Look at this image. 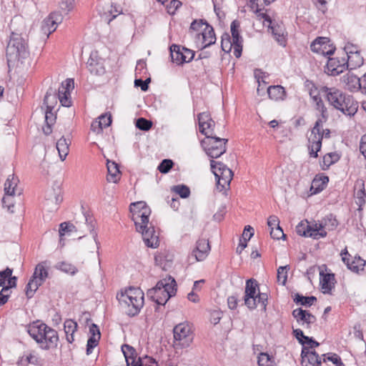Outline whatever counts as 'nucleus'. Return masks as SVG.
<instances>
[{
	"label": "nucleus",
	"instance_id": "58836bf2",
	"mask_svg": "<svg viewBox=\"0 0 366 366\" xmlns=\"http://www.w3.org/2000/svg\"><path fill=\"white\" fill-rule=\"evenodd\" d=\"M293 300L297 305L310 307L317 301V298L314 296L305 297L299 293H296Z\"/></svg>",
	"mask_w": 366,
	"mask_h": 366
},
{
	"label": "nucleus",
	"instance_id": "680f3d73",
	"mask_svg": "<svg viewBox=\"0 0 366 366\" xmlns=\"http://www.w3.org/2000/svg\"><path fill=\"white\" fill-rule=\"evenodd\" d=\"M13 273V269L6 267L4 270L0 271V287L5 286V282L8 277H10Z\"/></svg>",
	"mask_w": 366,
	"mask_h": 366
},
{
	"label": "nucleus",
	"instance_id": "6e6552de",
	"mask_svg": "<svg viewBox=\"0 0 366 366\" xmlns=\"http://www.w3.org/2000/svg\"><path fill=\"white\" fill-rule=\"evenodd\" d=\"M173 346L175 349L189 347L194 339L191 326L187 322H181L173 329Z\"/></svg>",
	"mask_w": 366,
	"mask_h": 366
},
{
	"label": "nucleus",
	"instance_id": "7ed1b4c3",
	"mask_svg": "<svg viewBox=\"0 0 366 366\" xmlns=\"http://www.w3.org/2000/svg\"><path fill=\"white\" fill-rule=\"evenodd\" d=\"M177 292V283L171 276L159 280L156 286L147 292L149 298L158 305H164L168 300L174 296Z\"/></svg>",
	"mask_w": 366,
	"mask_h": 366
},
{
	"label": "nucleus",
	"instance_id": "864d4df0",
	"mask_svg": "<svg viewBox=\"0 0 366 366\" xmlns=\"http://www.w3.org/2000/svg\"><path fill=\"white\" fill-rule=\"evenodd\" d=\"M174 162L169 159H163L159 164L157 169L162 174H167L172 168Z\"/></svg>",
	"mask_w": 366,
	"mask_h": 366
},
{
	"label": "nucleus",
	"instance_id": "1a4fd4ad",
	"mask_svg": "<svg viewBox=\"0 0 366 366\" xmlns=\"http://www.w3.org/2000/svg\"><path fill=\"white\" fill-rule=\"evenodd\" d=\"M48 269L46 262L39 263L34 269V272L26 286V295L28 298H31L35 292L38 290L48 277Z\"/></svg>",
	"mask_w": 366,
	"mask_h": 366
},
{
	"label": "nucleus",
	"instance_id": "9d476101",
	"mask_svg": "<svg viewBox=\"0 0 366 366\" xmlns=\"http://www.w3.org/2000/svg\"><path fill=\"white\" fill-rule=\"evenodd\" d=\"M210 166L217 179V189L222 191L229 187L233 177L232 171L224 163L214 159L210 161Z\"/></svg>",
	"mask_w": 366,
	"mask_h": 366
},
{
	"label": "nucleus",
	"instance_id": "5fc2aeb1",
	"mask_svg": "<svg viewBox=\"0 0 366 366\" xmlns=\"http://www.w3.org/2000/svg\"><path fill=\"white\" fill-rule=\"evenodd\" d=\"M173 191L178 194L182 198H187L190 195L189 188L184 184L174 186Z\"/></svg>",
	"mask_w": 366,
	"mask_h": 366
},
{
	"label": "nucleus",
	"instance_id": "e433bc0d",
	"mask_svg": "<svg viewBox=\"0 0 366 366\" xmlns=\"http://www.w3.org/2000/svg\"><path fill=\"white\" fill-rule=\"evenodd\" d=\"M321 364V357L315 350L310 356L305 357L304 360H301L302 366H320Z\"/></svg>",
	"mask_w": 366,
	"mask_h": 366
},
{
	"label": "nucleus",
	"instance_id": "b1692460",
	"mask_svg": "<svg viewBox=\"0 0 366 366\" xmlns=\"http://www.w3.org/2000/svg\"><path fill=\"white\" fill-rule=\"evenodd\" d=\"M340 255L342 256V262L347 265V268L355 272H358L360 270L363 269V267L365 265V260L362 259L360 257H355L354 259L350 261L348 257H350L347 248L342 250Z\"/></svg>",
	"mask_w": 366,
	"mask_h": 366
},
{
	"label": "nucleus",
	"instance_id": "0eeeda50",
	"mask_svg": "<svg viewBox=\"0 0 366 366\" xmlns=\"http://www.w3.org/2000/svg\"><path fill=\"white\" fill-rule=\"evenodd\" d=\"M227 142V139L217 137L211 131V134L205 136L201 144L209 157L217 159L226 152Z\"/></svg>",
	"mask_w": 366,
	"mask_h": 366
},
{
	"label": "nucleus",
	"instance_id": "f8f14e48",
	"mask_svg": "<svg viewBox=\"0 0 366 366\" xmlns=\"http://www.w3.org/2000/svg\"><path fill=\"white\" fill-rule=\"evenodd\" d=\"M129 209L130 212L132 213V220L134 222L135 227H139V229L143 227L139 225L140 222L141 224L148 223V219L151 212L144 202L132 203Z\"/></svg>",
	"mask_w": 366,
	"mask_h": 366
},
{
	"label": "nucleus",
	"instance_id": "774afa93",
	"mask_svg": "<svg viewBox=\"0 0 366 366\" xmlns=\"http://www.w3.org/2000/svg\"><path fill=\"white\" fill-rule=\"evenodd\" d=\"M292 333L298 342L305 345V337H308V336H305L301 329H293Z\"/></svg>",
	"mask_w": 366,
	"mask_h": 366
},
{
	"label": "nucleus",
	"instance_id": "e2e57ef3",
	"mask_svg": "<svg viewBox=\"0 0 366 366\" xmlns=\"http://www.w3.org/2000/svg\"><path fill=\"white\" fill-rule=\"evenodd\" d=\"M320 181L322 182V187H319L318 188L315 189V190L314 192L315 193H317V192L322 191L324 189V187L329 182V177L327 176H322V177H320V179H317L316 178L314 179V180L312 182V184L311 189H312L314 188V186L317 185V183H319Z\"/></svg>",
	"mask_w": 366,
	"mask_h": 366
},
{
	"label": "nucleus",
	"instance_id": "603ef678",
	"mask_svg": "<svg viewBox=\"0 0 366 366\" xmlns=\"http://www.w3.org/2000/svg\"><path fill=\"white\" fill-rule=\"evenodd\" d=\"M315 109L321 113V117L318 118L317 119H322L323 123L325 122L328 117L327 109L325 106L322 99L315 102Z\"/></svg>",
	"mask_w": 366,
	"mask_h": 366
},
{
	"label": "nucleus",
	"instance_id": "c03bdc74",
	"mask_svg": "<svg viewBox=\"0 0 366 366\" xmlns=\"http://www.w3.org/2000/svg\"><path fill=\"white\" fill-rule=\"evenodd\" d=\"M259 366H274V358L267 353L262 352L258 357Z\"/></svg>",
	"mask_w": 366,
	"mask_h": 366
},
{
	"label": "nucleus",
	"instance_id": "c9c22d12",
	"mask_svg": "<svg viewBox=\"0 0 366 366\" xmlns=\"http://www.w3.org/2000/svg\"><path fill=\"white\" fill-rule=\"evenodd\" d=\"M70 142L64 137H61L56 142V149L58 150L59 157L64 161L69 154Z\"/></svg>",
	"mask_w": 366,
	"mask_h": 366
},
{
	"label": "nucleus",
	"instance_id": "0e129e2a",
	"mask_svg": "<svg viewBox=\"0 0 366 366\" xmlns=\"http://www.w3.org/2000/svg\"><path fill=\"white\" fill-rule=\"evenodd\" d=\"M100 338L89 337L86 344V355H89L93 349L97 346Z\"/></svg>",
	"mask_w": 366,
	"mask_h": 366
},
{
	"label": "nucleus",
	"instance_id": "ddd939ff",
	"mask_svg": "<svg viewBox=\"0 0 366 366\" xmlns=\"http://www.w3.org/2000/svg\"><path fill=\"white\" fill-rule=\"evenodd\" d=\"M143 226L139 229V227H136L137 232H141L145 244L152 248H157L159 244V234L154 229L152 223L139 224Z\"/></svg>",
	"mask_w": 366,
	"mask_h": 366
},
{
	"label": "nucleus",
	"instance_id": "3c124183",
	"mask_svg": "<svg viewBox=\"0 0 366 366\" xmlns=\"http://www.w3.org/2000/svg\"><path fill=\"white\" fill-rule=\"evenodd\" d=\"M324 357H327L323 359V362H325L327 360L332 362L335 366H345L340 357L335 353H327L323 355Z\"/></svg>",
	"mask_w": 366,
	"mask_h": 366
},
{
	"label": "nucleus",
	"instance_id": "338daca9",
	"mask_svg": "<svg viewBox=\"0 0 366 366\" xmlns=\"http://www.w3.org/2000/svg\"><path fill=\"white\" fill-rule=\"evenodd\" d=\"M74 229V226L69 222H62L59 227V235H64L65 232H71Z\"/></svg>",
	"mask_w": 366,
	"mask_h": 366
},
{
	"label": "nucleus",
	"instance_id": "cd10ccee",
	"mask_svg": "<svg viewBox=\"0 0 366 366\" xmlns=\"http://www.w3.org/2000/svg\"><path fill=\"white\" fill-rule=\"evenodd\" d=\"M197 38L199 39L202 38V49L208 47L214 44L216 41V36L213 27L209 24H206L204 31L202 33L197 35Z\"/></svg>",
	"mask_w": 366,
	"mask_h": 366
},
{
	"label": "nucleus",
	"instance_id": "bf43d9fd",
	"mask_svg": "<svg viewBox=\"0 0 366 366\" xmlns=\"http://www.w3.org/2000/svg\"><path fill=\"white\" fill-rule=\"evenodd\" d=\"M74 0H61L59 3L60 9L68 14L70 11L74 9Z\"/></svg>",
	"mask_w": 366,
	"mask_h": 366
},
{
	"label": "nucleus",
	"instance_id": "c85d7f7f",
	"mask_svg": "<svg viewBox=\"0 0 366 366\" xmlns=\"http://www.w3.org/2000/svg\"><path fill=\"white\" fill-rule=\"evenodd\" d=\"M345 61L344 59L340 61L337 58H328L327 67L332 76L339 75L342 73L345 69Z\"/></svg>",
	"mask_w": 366,
	"mask_h": 366
},
{
	"label": "nucleus",
	"instance_id": "9b49d317",
	"mask_svg": "<svg viewBox=\"0 0 366 366\" xmlns=\"http://www.w3.org/2000/svg\"><path fill=\"white\" fill-rule=\"evenodd\" d=\"M322 120L317 119L311 130L310 137L308 138L310 155L314 158L318 157L317 152L322 147V142L324 137V134L321 133V127H322Z\"/></svg>",
	"mask_w": 366,
	"mask_h": 366
},
{
	"label": "nucleus",
	"instance_id": "39448f33",
	"mask_svg": "<svg viewBox=\"0 0 366 366\" xmlns=\"http://www.w3.org/2000/svg\"><path fill=\"white\" fill-rule=\"evenodd\" d=\"M6 53L8 62L26 59L29 54L26 35L12 31Z\"/></svg>",
	"mask_w": 366,
	"mask_h": 366
},
{
	"label": "nucleus",
	"instance_id": "de8ad7c7",
	"mask_svg": "<svg viewBox=\"0 0 366 366\" xmlns=\"http://www.w3.org/2000/svg\"><path fill=\"white\" fill-rule=\"evenodd\" d=\"M132 366H157V362L154 358L145 356L144 358L139 357Z\"/></svg>",
	"mask_w": 366,
	"mask_h": 366
},
{
	"label": "nucleus",
	"instance_id": "a19ab883",
	"mask_svg": "<svg viewBox=\"0 0 366 366\" xmlns=\"http://www.w3.org/2000/svg\"><path fill=\"white\" fill-rule=\"evenodd\" d=\"M122 351L124 355L127 362V366H132L135 362L134 357L135 350L134 347L129 345H124L122 347Z\"/></svg>",
	"mask_w": 366,
	"mask_h": 366
},
{
	"label": "nucleus",
	"instance_id": "5701e85b",
	"mask_svg": "<svg viewBox=\"0 0 366 366\" xmlns=\"http://www.w3.org/2000/svg\"><path fill=\"white\" fill-rule=\"evenodd\" d=\"M338 222L332 214H329L322 218L318 222H315V227L318 233L322 232L325 233V237L327 234V231H332L337 228Z\"/></svg>",
	"mask_w": 366,
	"mask_h": 366
},
{
	"label": "nucleus",
	"instance_id": "dca6fc26",
	"mask_svg": "<svg viewBox=\"0 0 366 366\" xmlns=\"http://www.w3.org/2000/svg\"><path fill=\"white\" fill-rule=\"evenodd\" d=\"M296 232L300 236L312 237L314 239L325 237V234L322 232L318 233L315 227V222L312 224H310L307 221L300 222L296 227Z\"/></svg>",
	"mask_w": 366,
	"mask_h": 366
},
{
	"label": "nucleus",
	"instance_id": "7c9ffc66",
	"mask_svg": "<svg viewBox=\"0 0 366 366\" xmlns=\"http://www.w3.org/2000/svg\"><path fill=\"white\" fill-rule=\"evenodd\" d=\"M269 97L274 101L284 100L286 97V92L280 85L269 86L267 89Z\"/></svg>",
	"mask_w": 366,
	"mask_h": 366
},
{
	"label": "nucleus",
	"instance_id": "4d7b16f0",
	"mask_svg": "<svg viewBox=\"0 0 366 366\" xmlns=\"http://www.w3.org/2000/svg\"><path fill=\"white\" fill-rule=\"evenodd\" d=\"M151 81V78L148 77L145 80H142V77H136L134 80V86L140 87L143 92H147L149 89V84Z\"/></svg>",
	"mask_w": 366,
	"mask_h": 366
},
{
	"label": "nucleus",
	"instance_id": "473e14b6",
	"mask_svg": "<svg viewBox=\"0 0 366 366\" xmlns=\"http://www.w3.org/2000/svg\"><path fill=\"white\" fill-rule=\"evenodd\" d=\"M170 56L173 62L180 65L185 63L182 47L177 44H172L169 47Z\"/></svg>",
	"mask_w": 366,
	"mask_h": 366
},
{
	"label": "nucleus",
	"instance_id": "6e6d98bb",
	"mask_svg": "<svg viewBox=\"0 0 366 366\" xmlns=\"http://www.w3.org/2000/svg\"><path fill=\"white\" fill-rule=\"evenodd\" d=\"M136 127L142 131H148L152 127V122L143 117L139 118L136 122Z\"/></svg>",
	"mask_w": 366,
	"mask_h": 366
},
{
	"label": "nucleus",
	"instance_id": "09e8293b",
	"mask_svg": "<svg viewBox=\"0 0 366 366\" xmlns=\"http://www.w3.org/2000/svg\"><path fill=\"white\" fill-rule=\"evenodd\" d=\"M147 74V69L146 62L142 59L139 60L135 68L136 77H144Z\"/></svg>",
	"mask_w": 366,
	"mask_h": 366
},
{
	"label": "nucleus",
	"instance_id": "bb28decb",
	"mask_svg": "<svg viewBox=\"0 0 366 366\" xmlns=\"http://www.w3.org/2000/svg\"><path fill=\"white\" fill-rule=\"evenodd\" d=\"M99 14L104 20L109 24L114 19H115L119 14L122 13V10L119 7L116 6L107 5L106 6H99L98 7Z\"/></svg>",
	"mask_w": 366,
	"mask_h": 366
},
{
	"label": "nucleus",
	"instance_id": "052dcab7",
	"mask_svg": "<svg viewBox=\"0 0 366 366\" xmlns=\"http://www.w3.org/2000/svg\"><path fill=\"white\" fill-rule=\"evenodd\" d=\"M182 6V2L179 0H172L166 8L169 14H174L176 11Z\"/></svg>",
	"mask_w": 366,
	"mask_h": 366
},
{
	"label": "nucleus",
	"instance_id": "a18cd8bd",
	"mask_svg": "<svg viewBox=\"0 0 366 366\" xmlns=\"http://www.w3.org/2000/svg\"><path fill=\"white\" fill-rule=\"evenodd\" d=\"M58 99L61 104L64 107H70V93L64 89H58Z\"/></svg>",
	"mask_w": 366,
	"mask_h": 366
},
{
	"label": "nucleus",
	"instance_id": "2f4dec72",
	"mask_svg": "<svg viewBox=\"0 0 366 366\" xmlns=\"http://www.w3.org/2000/svg\"><path fill=\"white\" fill-rule=\"evenodd\" d=\"M107 167L108 171V175L107 177V181L117 183L120 174L118 164L114 162L107 160Z\"/></svg>",
	"mask_w": 366,
	"mask_h": 366
},
{
	"label": "nucleus",
	"instance_id": "ea45409f",
	"mask_svg": "<svg viewBox=\"0 0 366 366\" xmlns=\"http://www.w3.org/2000/svg\"><path fill=\"white\" fill-rule=\"evenodd\" d=\"M46 200L48 202V204L54 203L56 206H58L63 200L60 189H53L49 191L46 194Z\"/></svg>",
	"mask_w": 366,
	"mask_h": 366
},
{
	"label": "nucleus",
	"instance_id": "412c9836",
	"mask_svg": "<svg viewBox=\"0 0 366 366\" xmlns=\"http://www.w3.org/2000/svg\"><path fill=\"white\" fill-rule=\"evenodd\" d=\"M57 97L55 91L50 88L46 93L44 99V104L46 107L45 112V122L49 124H54L56 117L53 113V104L56 102Z\"/></svg>",
	"mask_w": 366,
	"mask_h": 366
},
{
	"label": "nucleus",
	"instance_id": "f03ea898",
	"mask_svg": "<svg viewBox=\"0 0 366 366\" xmlns=\"http://www.w3.org/2000/svg\"><path fill=\"white\" fill-rule=\"evenodd\" d=\"M27 332L41 350H49L57 347V332L45 323L39 321L33 322L28 327Z\"/></svg>",
	"mask_w": 366,
	"mask_h": 366
},
{
	"label": "nucleus",
	"instance_id": "13d9d810",
	"mask_svg": "<svg viewBox=\"0 0 366 366\" xmlns=\"http://www.w3.org/2000/svg\"><path fill=\"white\" fill-rule=\"evenodd\" d=\"M270 236L274 239H285L286 237L282 229L280 226L272 227L270 229Z\"/></svg>",
	"mask_w": 366,
	"mask_h": 366
},
{
	"label": "nucleus",
	"instance_id": "79ce46f5",
	"mask_svg": "<svg viewBox=\"0 0 366 366\" xmlns=\"http://www.w3.org/2000/svg\"><path fill=\"white\" fill-rule=\"evenodd\" d=\"M197 119L199 122V131L202 134L207 136L211 134V132L206 131L205 124L210 120L211 117L210 114L207 112H202L197 115Z\"/></svg>",
	"mask_w": 366,
	"mask_h": 366
},
{
	"label": "nucleus",
	"instance_id": "c756f323",
	"mask_svg": "<svg viewBox=\"0 0 366 366\" xmlns=\"http://www.w3.org/2000/svg\"><path fill=\"white\" fill-rule=\"evenodd\" d=\"M320 283L323 293H330L332 289L335 287V274L332 273H326L320 272Z\"/></svg>",
	"mask_w": 366,
	"mask_h": 366
},
{
	"label": "nucleus",
	"instance_id": "393cba45",
	"mask_svg": "<svg viewBox=\"0 0 366 366\" xmlns=\"http://www.w3.org/2000/svg\"><path fill=\"white\" fill-rule=\"evenodd\" d=\"M342 81L350 92L360 91L362 93L363 82L362 81V77L358 78L356 75L348 72L342 76Z\"/></svg>",
	"mask_w": 366,
	"mask_h": 366
},
{
	"label": "nucleus",
	"instance_id": "49530a36",
	"mask_svg": "<svg viewBox=\"0 0 366 366\" xmlns=\"http://www.w3.org/2000/svg\"><path fill=\"white\" fill-rule=\"evenodd\" d=\"M290 269V266H281L277 269V281L282 285L286 284L287 280V271Z\"/></svg>",
	"mask_w": 366,
	"mask_h": 366
},
{
	"label": "nucleus",
	"instance_id": "f257e3e1",
	"mask_svg": "<svg viewBox=\"0 0 366 366\" xmlns=\"http://www.w3.org/2000/svg\"><path fill=\"white\" fill-rule=\"evenodd\" d=\"M321 92L325 94L327 102L336 109L347 116H354L358 109V103L350 95H347L335 87L322 86Z\"/></svg>",
	"mask_w": 366,
	"mask_h": 366
},
{
	"label": "nucleus",
	"instance_id": "4c0bfd02",
	"mask_svg": "<svg viewBox=\"0 0 366 366\" xmlns=\"http://www.w3.org/2000/svg\"><path fill=\"white\" fill-rule=\"evenodd\" d=\"M340 159V156L336 152L326 154L323 157L322 164H321L323 170L327 169L332 164L336 163Z\"/></svg>",
	"mask_w": 366,
	"mask_h": 366
},
{
	"label": "nucleus",
	"instance_id": "69168bd1",
	"mask_svg": "<svg viewBox=\"0 0 366 366\" xmlns=\"http://www.w3.org/2000/svg\"><path fill=\"white\" fill-rule=\"evenodd\" d=\"M99 122H101V126L106 128L112 124L111 114H104L99 117Z\"/></svg>",
	"mask_w": 366,
	"mask_h": 366
},
{
	"label": "nucleus",
	"instance_id": "37998d69",
	"mask_svg": "<svg viewBox=\"0 0 366 366\" xmlns=\"http://www.w3.org/2000/svg\"><path fill=\"white\" fill-rule=\"evenodd\" d=\"M20 363H30L34 365H39L41 363V360L38 357V355L34 352L30 353L29 355H26L25 357L24 356L21 357L19 361L18 362V364Z\"/></svg>",
	"mask_w": 366,
	"mask_h": 366
},
{
	"label": "nucleus",
	"instance_id": "72a5a7b5",
	"mask_svg": "<svg viewBox=\"0 0 366 366\" xmlns=\"http://www.w3.org/2000/svg\"><path fill=\"white\" fill-rule=\"evenodd\" d=\"M364 63L363 57L361 56L360 52L348 54L347 61L345 62L347 67L350 69H355L360 67Z\"/></svg>",
	"mask_w": 366,
	"mask_h": 366
},
{
	"label": "nucleus",
	"instance_id": "2eb2a0df",
	"mask_svg": "<svg viewBox=\"0 0 366 366\" xmlns=\"http://www.w3.org/2000/svg\"><path fill=\"white\" fill-rule=\"evenodd\" d=\"M18 182V177H15L14 174H11L9 175L4 184V191L6 197H3L2 203L3 205L7 207L9 209H10L11 207L14 206L13 204H6V201L9 198V197H12L16 194L21 195V190L17 188Z\"/></svg>",
	"mask_w": 366,
	"mask_h": 366
},
{
	"label": "nucleus",
	"instance_id": "a211bd4d",
	"mask_svg": "<svg viewBox=\"0 0 366 366\" xmlns=\"http://www.w3.org/2000/svg\"><path fill=\"white\" fill-rule=\"evenodd\" d=\"M259 16L261 19H263L264 22H267L268 28L271 29V32L277 40V41L282 46H285L286 39L285 36V29L284 26L281 24H272V21L271 17L267 14H259Z\"/></svg>",
	"mask_w": 366,
	"mask_h": 366
},
{
	"label": "nucleus",
	"instance_id": "f704fd0d",
	"mask_svg": "<svg viewBox=\"0 0 366 366\" xmlns=\"http://www.w3.org/2000/svg\"><path fill=\"white\" fill-rule=\"evenodd\" d=\"M77 327V323L72 320H66L64 322V332L68 342L72 343L74 342V334L76 331Z\"/></svg>",
	"mask_w": 366,
	"mask_h": 366
},
{
	"label": "nucleus",
	"instance_id": "f3484780",
	"mask_svg": "<svg viewBox=\"0 0 366 366\" xmlns=\"http://www.w3.org/2000/svg\"><path fill=\"white\" fill-rule=\"evenodd\" d=\"M62 16L58 12H52L41 23V33L46 37L56 31L57 25L62 21Z\"/></svg>",
	"mask_w": 366,
	"mask_h": 366
},
{
	"label": "nucleus",
	"instance_id": "6ab92c4d",
	"mask_svg": "<svg viewBox=\"0 0 366 366\" xmlns=\"http://www.w3.org/2000/svg\"><path fill=\"white\" fill-rule=\"evenodd\" d=\"M86 67L92 74L102 76L106 72L104 60L99 57L97 51H92L86 63Z\"/></svg>",
	"mask_w": 366,
	"mask_h": 366
},
{
	"label": "nucleus",
	"instance_id": "423d86ee",
	"mask_svg": "<svg viewBox=\"0 0 366 366\" xmlns=\"http://www.w3.org/2000/svg\"><path fill=\"white\" fill-rule=\"evenodd\" d=\"M257 290H259V285L257 280L249 279L246 281L244 296V304L249 310H254L257 303H259L262 310L265 311L268 301L267 293L259 292L257 293Z\"/></svg>",
	"mask_w": 366,
	"mask_h": 366
},
{
	"label": "nucleus",
	"instance_id": "aec40b11",
	"mask_svg": "<svg viewBox=\"0 0 366 366\" xmlns=\"http://www.w3.org/2000/svg\"><path fill=\"white\" fill-rule=\"evenodd\" d=\"M239 26L240 24L237 20H234L231 23L230 26L232 42L229 46V50L230 49L231 46H233L234 54L237 58H239L241 56L242 51L243 39L239 31Z\"/></svg>",
	"mask_w": 366,
	"mask_h": 366
},
{
	"label": "nucleus",
	"instance_id": "4be33fe9",
	"mask_svg": "<svg viewBox=\"0 0 366 366\" xmlns=\"http://www.w3.org/2000/svg\"><path fill=\"white\" fill-rule=\"evenodd\" d=\"M292 315L297 320V323L306 329H310L311 327V325L315 323L316 321L315 315L300 307L294 310Z\"/></svg>",
	"mask_w": 366,
	"mask_h": 366
},
{
	"label": "nucleus",
	"instance_id": "a878e982",
	"mask_svg": "<svg viewBox=\"0 0 366 366\" xmlns=\"http://www.w3.org/2000/svg\"><path fill=\"white\" fill-rule=\"evenodd\" d=\"M210 250L209 241L205 239H199L196 243V247L192 251L197 261L204 260L208 255Z\"/></svg>",
	"mask_w": 366,
	"mask_h": 366
},
{
	"label": "nucleus",
	"instance_id": "4468645a",
	"mask_svg": "<svg viewBox=\"0 0 366 366\" xmlns=\"http://www.w3.org/2000/svg\"><path fill=\"white\" fill-rule=\"evenodd\" d=\"M310 49L313 52L325 56H331L335 51V47L330 44V40L327 37H317L312 42Z\"/></svg>",
	"mask_w": 366,
	"mask_h": 366
},
{
	"label": "nucleus",
	"instance_id": "20e7f679",
	"mask_svg": "<svg viewBox=\"0 0 366 366\" xmlns=\"http://www.w3.org/2000/svg\"><path fill=\"white\" fill-rule=\"evenodd\" d=\"M117 299L130 317L137 315L144 305V292L139 288L129 287L117 295Z\"/></svg>",
	"mask_w": 366,
	"mask_h": 366
},
{
	"label": "nucleus",
	"instance_id": "8fccbe9b",
	"mask_svg": "<svg viewBox=\"0 0 366 366\" xmlns=\"http://www.w3.org/2000/svg\"><path fill=\"white\" fill-rule=\"evenodd\" d=\"M57 268L61 271L71 275H74L77 272V269L74 265L64 262L59 263Z\"/></svg>",
	"mask_w": 366,
	"mask_h": 366
}]
</instances>
